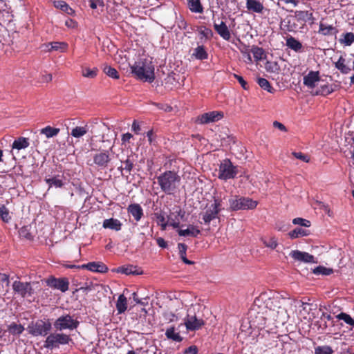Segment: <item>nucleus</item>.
I'll use <instances>...</instances> for the list:
<instances>
[{"label":"nucleus","instance_id":"c9c22d12","mask_svg":"<svg viewBox=\"0 0 354 354\" xmlns=\"http://www.w3.org/2000/svg\"><path fill=\"white\" fill-rule=\"evenodd\" d=\"M192 56L197 59L204 60L207 59L208 53H207L204 46H198L194 49Z\"/></svg>","mask_w":354,"mask_h":354},{"label":"nucleus","instance_id":"7c9ffc66","mask_svg":"<svg viewBox=\"0 0 354 354\" xmlns=\"http://www.w3.org/2000/svg\"><path fill=\"white\" fill-rule=\"evenodd\" d=\"M63 176L57 175L52 178H45V182L48 185L49 188L54 186L56 188H61L64 186V183L62 180Z\"/></svg>","mask_w":354,"mask_h":354},{"label":"nucleus","instance_id":"6e6d98bb","mask_svg":"<svg viewBox=\"0 0 354 354\" xmlns=\"http://www.w3.org/2000/svg\"><path fill=\"white\" fill-rule=\"evenodd\" d=\"M98 69L97 68H85L82 70V75L88 78H94L97 76Z\"/></svg>","mask_w":354,"mask_h":354},{"label":"nucleus","instance_id":"423d86ee","mask_svg":"<svg viewBox=\"0 0 354 354\" xmlns=\"http://www.w3.org/2000/svg\"><path fill=\"white\" fill-rule=\"evenodd\" d=\"M238 174L237 166L233 165L231 160L228 158L225 159L219 165L218 178L227 180L233 179Z\"/></svg>","mask_w":354,"mask_h":354},{"label":"nucleus","instance_id":"ddd939ff","mask_svg":"<svg viewBox=\"0 0 354 354\" xmlns=\"http://www.w3.org/2000/svg\"><path fill=\"white\" fill-rule=\"evenodd\" d=\"M12 289L14 292L22 297L31 296L32 294V288L30 283L21 282L20 281H15L12 283Z\"/></svg>","mask_w":354,"mask_h":354},{"label":"nucleus","instance_id":"ea45409f","mask_svg":"<svg viewBox=\"0 0 354 354\" xmlns=\"http://www.w3.org/2000/svg\"><path fill=\"white\" fill-rule=\"evenodd\" d=\"M29 146L28 139L24 137H19L12 143V148L18 150L26 149Z\"/></svg>","mask_w":354,"mask_h":354},{"label":"nucleus","instance_id":"e2e57ef3","mask_svg":"<svg viewBox=\"0 0 354 354\" xmlns=\"http://www.w3.org/2000/svg\"><path fill=\"white\" fill-rule=\"evenodd\" d=\"M153 104L156 106L158 109L162 110L165 112H171L173 109L172 107L167 104L154 102Z\"/></svg>","mask_w":354,"mask_h":354},{"label":"nucleus","instance_id":"c03bdc74","mask_svg":"<svg viewBox=\"0 0 354 354\" xmlns=\"http://www.w3.org/2000/svg\"><path fill=\"white\" fill-rule=\"evenodd\" d=\"M335 89L332 85L324 84L321 86L315 92L316 95L326 96L332 93Z\"/></svg>","mask_w":354,"mask_h":354},{"label":"nucleus","instance_id":"de8ad7c7","mask_svg":"<svg viewBox=\"0 0 354 354\" xmlns=\"http://www.w3.org/2000/svg\"><path fill=\"white\" fill-rule=\"evenodd\" d=\"M338 320H343L346 324L350 326H354V319L351 316L345 313H340L336 315Z\"/></svg>","mask_w":354,"mask_h":354},{"label":"nucleus","instance_id":"338daca9","mask_svg":"<svg viewBox=\"0 0 354 354\" xmlns=\"http://www.w3.org/2000/svg\"><path fill=\"white\" fill-rule=\"evenodd\" d=\"M163 316L165 318V319L169 322H174V320L177 319V317L172 312H165L163 313Z\"/></svg>","mask_w":354,"mask_h":354},{"label":"nucleus","instance_id":"473e14b6","mask_svg":"<svg viewBox=\"0 0 354 354\" xmlns=\"http://www.w3.org/2000/svg\"><path fill=\"white\" fill-rule=\"evenodd\" d=\"M339 42L346 46H350L354 42V33L348 32L343 33L339 39Z\"/></svg>","mask_w":354,"mask_h":354},{"label":"nucleus","instance_id":"69168bd1","mask_svg":"<svg viewBox=\"0 0 354 354\" xmlns=\"http://www.w3.org/2000/svg\"><path fill=\"white\" fill-rule=\"evenodd\" d=\"M123 164H124V167H121V168H122V169L126 170V171H127V172L130 173V172H131V171L132 170L133 167V162H132L130 159L127 158V160L123 162Z\"/></svg>","mask_w":354,"mask_h":354},{"label":"nucleus","instance_id":"bf43d9fd","mask_svg":"<svg viewBox=\"0 0 354 354\" xmlns=\"http://www.w3.org/2000/svg\"><path fill=\"white\" fill-rule=\"evenodd\" d=\"M263 244L272 250L275 249L278 245L277 239L275 237H271L268 240H263Z\"/></svg>","mask_w":354,"mask_h":354},{"label":"nucleus","instance_id":"9b49d317","mask_svg":"<svg viewBox=\"0 0 354 354\" xmlns=\"http://www.w3.org/2000/svg\"><path fill=\"white\" fill-rule=\"evenodd\" d=\"M339 30L337 26L329 24L326 21L325 18H322L319 23L318 33L324 37H336Z\"/></svg>","mask_w":354,"mask_h":354},{"label":"nucleus","instance_id":"c756f323","mask_svg":"<svg viewBox=\"0 0 354 354\" xmlns=\"http://www.w3.org/2000/svg\"><path fill=\"white\" fill-rule=\"evenodd\" d=\"M7 329L10 334L14 336H19L25 330L23 325L16 322H12L9 324Z\"/></svg>","mask_w":354,"mask_h":354},{"label":"nucleus","instance_id":"393cba45","mask_svg":"<svg viewBox=\"0 0 354 354\" xmlns=\"http://www.w3.org/2000/svg\"><path fill=\"white\" fill-rule=\"evenodd\" d=\"M251 326L257 328L258 329H263L266 324V318L263 315V313L259 312L254 318H252L250 321Z\"/></svg>","mask_w":354,"mask_h":354},{"label":"nucleus","instance_id":"dca6fc26","mask_svg":"<svg viewBox=\"0 0 354 354\" xmlns=\"http://www.w3.org/2000/svg\"><path fill=\"white\" fill-rule=\"evenodd\" d=\"M78 269H86L91 272L106 273L108 272V267L102 262H89L77 266Z\"/></svg>","mask_w":354,"mask_h":354},{"label":"nucleus","instance_id":"4468645a","mask_svg":"<svg viewBox=\"0 0 354 354\" xmlns=\"http://www.w3.org/2000/svg\"><path fill=\"white\" fill-rule=\"evenodd\" d=\"M205 324L202 319H198L195 315L187 314L185 321V325L188 330H197Z\"/></svg>","mask_w":354,"mask_h":354},{"label":"nucleus","instance_id":"0eeeda50","mask_svg":"<svg viewBox=\"0 0 354 354\" xmlns=\"http://www.w3.org/2000/svg\"><path fill=\"white\" fill-rule=\"evenodd\" d=\"M80 325V322L69 314L62 315L57 318L54 322V327L57 330L76 329Z\"/></svg>","mask_w":354,"mask_h":354},{"label":"nucleus","instance_id":"20e7f679","mask_svg":"<svg viewBox=\"0 0 354 354\" xmlns=\"http://www.w3.org/2000/svg\"><path fill=\"white\" fill-rule=\"evenodd\" d=\"M230 209L232 211L254 209L258 202L250 198L235 196L229 199Z\"/></svg>","mask_w":354,"mask_h":354},{"label":"nucleus","instance_id":"774afa93","mask_svg":"<svg viewBox=\"0 0 354 354\" xmlns=\"http://www.w3.org/2000/svg\"><path fill=\"white\" fill-rule=\"evenodd\" d=\"M243 54L244 57L245 58V62L247 63H252V57L250 55V51L248 49V46L246 47L245 50H241Z\"/></svg>","mask_w":354,"mask_h":354},{"label":"nucleus","instance_id":"0e129e2a","mask_svg":"<svg viewBox=\"0 0 354 354\" xmlns=\"http://www.w3.org/2000/svg\"><path fill=\"white\" fill-rule=\"evenodd\" d=\"M292 155L297 159H299L305 162H308L310 161V158L308 156L304 154L301 152H292Z\"/></svg>","mask_w":354,"mask_h":354},{"label":"nucleus","instance_id":"aec40b11","mask_svg":"<svg viewBox=\"0 0 354 354\" xmlns=\"http://www.w3.org/2000/svg\"><path fill=\"white\" fill-rule=\"evenodd\" d=\"M127 212L131 214L137 222L140 221L144 215L143 209L138 203L130 204L127 207Z\"/></svg>","mask_w":354,"mask_h":354},{"label":"nucleus","instance_id":"cd10ccee","mask_svg":"<svg viewBox=\"0 0 354 354\" xmlns=\"http://www.w3.org/2000/svg\"><path fill=\"white\" fill-rule=\"evenodd\" d=\"M187 7L192 12L194 13H203L204 8L201 3V0H187Z\"/></svg>","mask_w":354,"mask_h":354},{"label":"nucleus","instance_id":"5701e85b","mask_svg":"<svg viewBox=\"0 0 354 354\" xmlns=\"http://www.w3.org/2000/svg\"><path fill=\"white\" fill-rule=\"evenodd\" d=\"M185 212L179 209L175 213H171L168 216V223L174 228H178L180 227V218L183 219L185 216Z\"/></svg>","mask_w":354,"mask_h":354},{"label":"nucleus","instance_id":"13d9d810","mask_svg":"<svg viewBox=\"0 0 354 354\" xmlns=\"http://www.w3.org/2000/svg\"><path fill=\"white\" fill-rule=\"evenodd\" d=\"M199 34L203 37H205L206 39H209L213 37V32L212 30L207 28L205 26L203 27V29H202V27L198 29Z\"/></svg>","mask_w":354,"mask_h":354},{"label":"nucleus","instance_id":"2f4dec72","mask_svg":"<svg viewBox=\"0 0 354 354\" xmlns=\"http://www.w3.org/2000/svg\"><path fill=\"white\" fill-rule=\"evenodd\" d=\"M47 46H50V48L48 49L49 51L55 50L59 52H65L68 47V44L64 41L50 42Z\"/></svg>","mask_w":354,"mask_h":354},{"label":"nucleus","instance_id":"a19ab883","mask_svg":"<svg viewBox=\"0 0 354 354\" xmlns=\"http://www.w3.org/2000/svg\"><path fill=\"white\" fill-rule=\"evenodd\" d=\"M309 235L308 230L302 229L301 227H296L293 230L288 233V236L290 239H295L299 237L306 236Z\"/></svg>","mask_w":354,"mask_h":354},{"label":"nucleus","instance_id":"6ab92c4d","mask_svg":"<svg viewBox=\"0 0 354 354\" xmlns=\"http://www.w3.org/2000/svg\"><path fill=\"white\" fill-rule=\"evenodd\" d=\"M319 80V72L310 71L304 77V84L309 88H314L316 86V83Z\"/></svg>","mask_w":354,"mask_h":354},{"label":"nucleus","instance_id":"603ef678","mask_svg":"<svg viewBox=\"0 0 354 354\" xmlns=\"http://www.w3.org/2000/svg\"><path fill=\"white\" fill-rule=\"evenodd\" d=\"M103 71L106 75L111 78L117 80L120 77L118 71L111 66H105L103 68Z\"/></svg>","mask_w":354,"mask_h":354},{"label":"nucleus","instance_id":"f8f14e48","mask_svg":"<svg viewBox=\"0 0 354 354\" xmlns=\"http://www.w3.org/2000/svg\"><path fill=\"white\" fill-rule=\"evenodd\" d=\"M72 339L64 333L50 334L46 338V342L48 347L56 346L57 344H68Z\"/></svg>","mask_w":354,"mask_h":354},{"label":"nucleus","instance_id":"09e8293b","mask_svg":"<svg viewBox=\"0 0 354 354\" xmlns=\"http://www.w3.org/2000/svg\"><path fill=\"white\" fill-rule=\"evenodd\" d=\"M54 6L55 8H59L69 15L73 12L72 8L64 1H55Z\"/></svg>","mask_w":354,"mask_h":354},{"label":"nucleus","instance_id":"58836bf2","mask_svg":"<svg viewBox=\"0 0 354 354\" xmlns=\"http://www.w3.org/2000/svg\"><path fill=\"white\" fill-rule=\"evenodd\" d=\"M166 337L172 339L173 341L180 342L183 340L182 337L180 333L175 331V328L174 326L169 328L165 332Z\"/></svg>","mask_w":354,"mask_h":354},{"label":"nucleus","instance_id":"4be33fe9","mask_svg":"<svg viewBox=\"0 0 354 354\" xmlns=\"http://www.w3.org/2000/svg\"><path fill=\"white\" fill-rule=\"evenodd\" d=\"M115 272L118 273H122L127 275L129 274H135L138 275L141 274L142 273V271L140 268H138L136 266L133 265H127V266H122L117 268L115 269Z\"/></svg>","mask_w":354,"mask_h":354},{"label":"nucleus","instance_id":"f03ea898","mask_svg":"<svg viewBox=\"0 0 354 354\" xmlns=\"http://www.w3.org/2000/svg\"><path fill=\"white\" fill-rule=\"evenodd\" d=\"M131 72L141 80L152 82L155 79L154 66L148 59H140L131 66Z\"/></svg>","mask_w":354,"mask_h":354},{"label":"nucleus","instance_id":"c85d7f7f","mask_svg":"<svg viewBox=\"0 0 354 354\" xmlns=\"http://www.w3.org/2000/svg\"><path fill=\"white\" fill-rule=\"evenodd\" d=\"M286 46L295 52H300L303 48L301 43L292 36L286 38Z\"/></svg>","mask_w":354,"mask_h":354},{"label":"nucleus","instance_id":"7ed1b4c3","mask_svg":"<svg viewBox=\"0 0 354 354\" xmlns=\"http://www.w3.org/2000/svg\"><path fill=\"white\" fill-rule=\"evenodd\" d=\"M157 180L163 192L171 194L177 189L180 177L174 171H166L157 177Z\"/></svg>","mask_w":354,"mask_h":354},{"label":"nucleus","instance_id":"6e6552de","mask_svg":"<svg viewBox=\"0 0 354 354\" xmlns=\"http://www.w3.org/2000/svg\"><path fill=\"white\" fill-rule=\"evenodd\" d=\"M222 210L221 200L214 198V202L207 207L203 215V220L205 224H209L212 221L218 218V214Z\"/></svg>","mask_w":354,"mask_h":354},{"label":"nucleus","instance_id":"2eb2a0df","mask_svg":"<svg viewBox=\"0 0 354 354\" xmlns=\"http://www.w3.org/2000/svg\"><path fill=\"white\" fill-rule=\"evenodd\" d=\"M109 151H102L93 156V162L100 169H105L111 161Z\"/></svg>","mask_w":354,"mask_h":354},{"label":"nucleus","instance_id":"864d4df0","mask_svg":"<svg viewBox=\"0 0 354 354\" xmlns=\"http://www.w3.org/2000/svg\"><path fill=\"white\" fill-rule=\"evenodd\" d=\"M30 227L28 225L23 226L19 231L20 236L25 238L28 240H32L33 239V236L30 232Z\"/></svg>","mask_w":354,"mask_h":354},{"label":"nucleus","instance_id":"5fc2aeb1","mask_svg":"<svg viewBox=\"0 0 354 354\" xmlns=\"http://www.w3.org/2000/svg\"><path fill=\"white\" fill-rule=\"evenodd\" d=\"M334 351L330 346H319L315 348V354H333Z\"/></svg>","mask_w":354,"mask_h":354},{"label":"nucleus","instance_id":"f704fd0d","mask_svg":"<svg viewBox=\"0 0 354 354\" xmlns=\"http://www.w3.org/2000/svg\"><path fill=\"white\" fill-rule=\"evenodd\" d=\"M116 309L119 314L124 313L127 309V299L124 295L118 297L116 302Z\"/></svg>","mask_w":354,"mask_h":354},{"label":"nucleus","instance_id":"49530a36","mask_svg":"<svg viewBox=\"0 0 354 354\" xmlns=\"http://www.w3.org/2000/svg\"><path fill=\"white\" fill-rule=\"evenodd\" d=\"M313 272L315 275L328 276L331 274L333 272V270L331 268H328L322 266H319L313 269Z\"/></svg>","mask_w":354,"mask_h":354},{"label":"nucleus","instance_id":"bb28decb","mask_svg":"<svg viewBox=\"0 0 354 354\" xmlns=\"http://www.w3.org/2000/svg\"><path fill=\"white\" fill-rule=\"evenodd\" d=\"M178 234L180 236H191L193 237H196L198 234H201V230L198 229L197 227L193 225H189L188 228L186 230H178Z\"/></svg>","mask_w":354,"mask_h":354},{"label":"nucleus","instance_id":"f257e3e1","mask_svg":"<svg viewBox=\"0 0 354 354\" xmlns=\"http://www.w3.org/2000/svg\"><path fill=\"white\" fill-rule=\"evenodd\" d=\"M286 299L277 292H263L254 301L255 306L270 310L272 316L278 323H285L288 315L285 306Z\"/></svg>","mask_w":354,"mask_h":354},{"label":"nucleus","instance_id":"e433bc0d","mask_svg":"<svg viewBox=\"0 0 354 354\" xmlns=\"http://www.w3.org/2000/svg\"><path fill=\"white\" fill-rule=\"evenodd\" d=\"M155 217L157 219L158 225H160L162 230H165L167 229L168 223V219H166L165 213L162 211H160L159 212H156L154 214Z\"/></svg>","mask_w":354,"mask_h":354},{"label":"nucleus","instance_id":"412c9836","mask_svg":"<svg viewBox=\"0 0 354 354\" xmlns=\"http://www.w3.org/2000/svg\"><path fill=\"white\" fill-rule=\"evenodd\" d=\"M295 16L297 21L303 22H309L310 24L315 23V18L313 13L308 10H297L295 12Z\"/></svg>","mask_w":354,"mask_h":354},{"label":"nucleus","instance_id":"39448f33","mask_svg":"<svg viewBox=\"0 0 354 354\" xmlns=\"http://www.w3.org/2000/svg\"><path fill=\"white\" fill-rule=\"evenodd\" d=\"M52 325L49 320L37 319L31 322L28 327V333L34 337L46 336L51 330Z\"/></svg>","mask_w":354,"mask_h":354},{"label":"nucleus","instance_id":"4c0bfd02","mask_svg":"<svg viewBox=\"0 0 354 354\" xmlns=\"http://www.w3.org/2000/svg\"><path fill=\"white\" fill-rule=\"evenodd\" d=\"M178 248L179 250V254L182 261L185 264L193 265L194 262L189 260L186 257V251L187 250V246L185 243H180L178 244Z\"/></svg>","mask_w":354,"mask_h":354},{"label":"nucleus","instance_id":"b1692460","mask_svg":"<svg viewBox=\"0 0 354 354\" xmlns=\"http://www.w3.org/2000/svg\"><path fill=\"white\" fill-rule=\"evenodd\" d=\"M246 8L250 12L261 14L263 12L264 6L259 0H246Z\"/></svg>","mask_w":354,"mask_h":354},{"label":"nucleus","instance_id":"8fccbe9b","mask_svg":"<svg viewBox=\"0 0 354 354\" xmlns=\"http://www.w3.org/2000/svg\"><path fill=\"white\" fill-rule=\"evenodd\" d=\"M250 52L253 54L254 58L257 60H261L263 59L264 55V50L262 48L257 46H252Z\"/></svg>","mask_w":354,"mask_h":354},{"label":"nucleus","instance_id":"3c124183","mask_svg":"<svg viewBox=\"0 0 354 354\" xmlns=\"http://www.w3.org/2000/svg\"><path fill=\"white\" fill-rule=\"evenodd\" d=\"M0 218L5 223H8L11 220L9 210L4 205L0 206Z\"/></svg>","mask_w":354,"mask_h":354},{"label":"nucleus","instance_id":"79ce46f5","mask_svg":"<svg viewBox=\"0 0 354 354\" xmlns=\"http://www.w3.org/2000/svg\"><path fill=\"white\" fill-rule=\"evenodd\" d=\"M59 132V129L47 126L40 130V133L50 138L56 136Z\"/></svg>","mask_w":354,"mask_h":354},{"label":"nucleus","instance_id":"a18cd8bd","mask_svg":"<svg viewBox=\"0 0 354 354\" xmlns=\"http://www.w3.org/2000/svg\"><path fill=\"white\" fill-rule=\"evenodd\" d=\"M257 83L263 90L267 91L270 93H274L275 89L271 86L270 83L266 79L259 77L257 79Z\"/></svg>","mask_w":354,"mask_h":354},{"label":"nucleus","instance_id":"052dcab7","mask_svg":"<svg viewBox=\"0 0 354 354\" xmlns=\"http://www.w3.org/2000/svg\"><path fill=\"white\" fill-rule=\"evenodd\" d=\"M292 223L295 225H299L304 227H310V221L302 218H295L292 220Z\"/></svg>","mask_w":354,"mask_h":354},{"label":"nucleus","instance_id":"a878e982","mask_svg":"<svg viewBox=\"0 0 354 354\" xmlns=\"http://www.w3.org/2000/svg\"><path fill=\"white\" fill-rule=\"evenodd\" d=\"M122 225V224L119 220L113 218L105 219L102 224L104 228L111 229L115 231L120 230Z\"/></svg>","mask_w":354,"mask_h":354},{"label":"nucleus","instance_id":"a211bd4d","mask_svg":"<svg viewBox=\"0 0 354 354\" xmlns=\"http://www.w3.org/2000/svg\"><path fill=\"white\" fill-rule=\"evenodd\" d=\"M214 28L217 34L225 41H230L231 38L230 31L225 22L221 21L220 24L214 22Z\"/></svg>","mask_w":354,"mask_h":354},{"label":"nucleus","instance_id":"4d7b16f0","mask_svg":"<svg viewBox=\"0 0 354 354\" xmlns=\"http://www.w3.org/2000/svg\"><path fill=\"white\" fill-rule=\"evenodd\" d=\"M266 69L270 73H278L280 68L277 62H267L266 64Z\"/></svg>","mask_w":354,"mask_h":354},{"label":"nucleus","instance_id":"37998d69","mask_svg":"<svg viewBox=\"0 0 354 354\" xmlns=\"http://www.w3.org/2000/svg\"><path fill=\"white\" fill-rule=\"evenodd\" d=\"M88 132V126L76 127L71 130V135L76 138L84 136Z\"/></svg>","mask_w":354,"mask_h":354},{"label":"nucleus","instance_id":"1a4fd4ad","mask_svg":"<svg viewBox=\"0 0 354 354\" xmlns=\"http://www.w3.org/2000/svg\"><path fill=\"white\" fill-rule=\"evenodd\" d=\"M223 116L224 115L222 111H213L198 115L196 120V122L200 124L215 122L221 120Z\"/></svg>","mask_w":354,"mask_h":354},{"label":"nucleus","instance_id":"680f3d73","mask_svg":"<svg viewBox=\"0 0 354 354\" xmlns=\"http://www.w3.org/2000/svg\"><path fill=\"white\" fill-rule=\"evenodd\" d=\"M233 76L239 82V83L241 84V87L244 90H248L249 88L247 82L243 79L242 76L237 75L236 73H234Z\"/></svg>","mask_w":354,"mask_h":354},{"label":"nucleus","instance_id":"72a5a7b5","mask_svg":"<svg viewBox=\"0 0 354 354\" xmlns=\"http://www.w3.org/2000/svg\"><path fill=\"white\" fill-rule=\"evenodd\" d=\"M335 66L342 74H348L351 71V68L346 64V59L340 56L338 60L335 63Z\"/></svg>","mask_w":354,"mask_h":354},{"label":"nucleus","instance_id":"f3484780","mask_svg":"<svg viewBox=\"0 0 354 354\" xmlns=\"http://www.w3.org/2000/svg\"><path fill=\"white\" fill-rule=\"evenodd\" d=\"M290 256L295 261L304 263H314L315 257L313 255L299 250H292L290 253Z\"/></svg>","mask_w":354,"mask_h":354},{"label":"nucleus","instance_id":"9d476101","mask_svg":"<svg viewBox=\"0 0 354 354\" xmlns=\"http://www.w3.org/2000/svg\"><path fill=\"white\" fill-rule=\"evenodd\" d=\"M46 283L49 287L59 290L62 292H66L69 287V281L66 277L56 278L50 276L46 280Z\"/></svg>","mask_w":354,"mask_h":354}]
</instances>
